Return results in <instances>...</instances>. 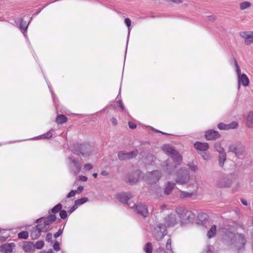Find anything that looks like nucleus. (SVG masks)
<instances>
[{"label":"nucleus","instance_id":"46","mask_svg":"<svg viewBox=\"0 0 253 253\" xmlns=\"http://www.w3.org/2000/svg\"><path fill=\"white\" fill-rule=\"evenodd\" d=\"M53 249L56 251H58L60 250V247L59 243L56 241L53 245Z\"/></svg>","mask_w":253,"mask_h":253},{"label":"nucleus","instance_id":"11","mask_svg":"<svg viewBox=\"0 0 253 253\" xmlns=\"http://www.w3.org/2000/svg\"><path fill=\"white\" fill-rule=\"evenodd\" d=\"M176 212L179 215L180 217L184 220H189L195 218V214L191 211L183 209L177 210Z\"/></svg>","mask_w":253,"mask_h":253},{"label":"nucleus","instance_id":"64","mask_svg":"<svg viewBox=\"0 0 253 253\" xmlns=\"http://www.w3.org/2000/svg\"><path fill=\"white\" fill-rule=\"evenodd\" d=\"M93 176L95 178L97 177V173H94L93 174H92Z\"/></svg>","mask_w":253,"mask_h":253},{"label":"nucleus","instance_id":"35","mask_svg":"<svg viewBox=\"0 0 253 253\" xmlns=\"http://www.w3.org/2000/svg\"><path fill=\"white\" fill-rule=\"evenodd\" d=\"M28 26V24H27L26 22L22 19L20 24V29L23 33L26 32Z\"/></svg>","mask_w":253,"mask_h":253},{"label":"nucleus","instance_id":"13","mask_svg":"<svg viewBox=\"0 0 253 253\" xmlns=\"http://www.w3.org/2000/svg\"><path fill=\"white\" fill-rule=\"evenodd\" d=\"M132 208L134 209V211L136 212L137 214L144 217L148 215V209L146 205L141 204L138 205H134Z\"/></svg>","mask_w":253,"mask_h":253},{"label":"nucleus","instance_id":"61","mask_svg":"<svg viewBox=\"0 0 253 253\" xmlns=\"http://www.w3.org/2000/svg\"><path fill=\"white\" fill-rule=\"evenodd\" d=\"M158 251L160 252H161L162 253H165V251L164 250V249L163 248H160L158 250Z\"/></svg>","mask_w":253,"mask_h":253},{"label":"nucleus","instance_id":"32","mask_svg":"<svg viewBox=\"0 0 253 253\" xmlns=\"http://www.w3.org/2000/svg\"><path fill=\"white\" fill-rule=\"evenodd\" d=\"M88 201V199L87 197H84L81 198L80 199H78L75 201L74 203L78 207L79 206L84 204V203L87 202Z\"/></svg>","mask_w":253,"mask_h":253},{"label":"nucleus","instance_id":"22","mask_svg":"<svg viewBox=\"0 0 253 253\" xmlns=\"http://www.w3.org/2000/svg\"><path fill=\"white\" fill-rule=\"evenodd\" d=\"M238 82L239 84H241L244 86H247L249 84L250 81L247 76L243 73L242 76H240L238 78Z\"/></svg>","mask_w":253,"mask_h":253},{"label":"nucleus","instance_id":"43","mask_svg":"<svg viewBox=\"0 0 253 253\" xmlns=\"http://www.w3.org/2000/svg\"><path fill=\"white\" fill-rule=\"evenodd\" d=\"M61 218L65 219L67 217V213L65 210H61L59 213Z\"/></svg>","mask_w":253,"mask_h":253},{"label":"nucleus","instance_id":"42","mask_svg":"<svg viewBox=\"0 0 253 253\" xmlns=\"http://www.w3.org/2000/svg\"><path fill=\"white\" fill-rule=\"evenodd\" d=\"M53 132V130H52V129L49 130V131H48L46 133L42 135V137L43 138H46V139L50 138L52 136V132Z\"/></svg>","mask_w":253,"mask_h":253},{"label":"nucleus","instance_id":"39","mask_svg":"<svg viewBox=\"0 0 253 253\" xmlns=\"http://www.w3.org/2000/svg\"><path fill=\"white\" fill-rule=\"evenodd\" d=\"M234 64L236 69V73L238 76V78L240 77V76H242L241 73V69L239 66L238 64L237 61L235 58H234Z\"/></svg>","mask_w":253,"mask_h":253},{"label":"nucleus","instance_id":"9","mask_svg":"<svg viewBox=\"0 0 253 253\" xmlns=\"http://www.w3.org/2000/svg\"><path fill=\"white\" fill-rule=\"evenodd\" d=\"M138 154L137 150H134L130 152H125L121 151L118 153V159L121 161L127 160L135 158Z\"/></svg>","mask_w":253,"mask_h":253},{"label":"nucleus","instance_id":"56","mask_svg":"<svg viewBox=\"0 0 253 253\" xmlns=\"http://www.w3.org/2000/svg\"><path fill=\"white\" fill-rule=\"evenodd\" d=\"M111 122L114 126H116L117 124V120L115 118H112L111 119Z\"/></svg>","mask_w":253,"mask_h":253},{"label":"nucleus","instance_id":"63","mask_svg":"<svg viewBox=\"0 0 253 253\" xmlns=\"http://www.w3.org/2000/svg\"><path fill=\"white\" fill-rule=\"evenodd\" d=\"M47 253H55L52 249H49L48 250Z\"/></svg>","mask_w":253,"mask_h":253},{"label":"nucleus","instance_id":"31","mask_svg":"<svg viewBox=\"0 0 253 253\" xmlns=\"http://www.w3.org/2000/svg\"><path fill=\"white\" fill-rule=\"evenodd\" d=\"M45 220L48 221V223L51 225V224L54 222L56 220V216L54 214H50L47 217H43Z\"/></svg>","mask_w":253,"mask_h":253},{"label":"nucleus","instance_id":"51","mask_svg":"<svg viewBox=\"0 0 253 253\" xmlns=\"http://www.w3.org/2000/svg\"><path fill=\"white\" fill-rule=\"evenodd\" d=\"M52 238V234L51 233H47L46 236L45 240L47 242H50L51 241Z\"/></svg>","mask_w":253,"mask_h":253},{"label":"nucleus","instance_id":"50","mask_svg":"<svg viewBox=\"0 0 253 253\" xmlns=\"http://www.w3.org/2000/svg\"><path fill=\"white\" fill-rule=\"evenodd\" d=\"M93 168L92 165L91 164H86L84 166V169L86 170H89L92 169Z\"/></svg>","mask_w":253,"mask_h":253},{"label":"nucleus","instance_id":"30","mask_svg":"<svg viewBox=\"0 0 253 253\" xmlns=\"http://www.w3.org/2000/svg\"><path fill=\"white\" fill-rule=\"evenodd\" d=\"M128 181L130 183H135L137 182L138 178L135 173L129 174L128 176Z\"/></svg>","mask_w":253,"mask_h":253},{"label":"nucleus","instance_id":"25","mask_svg":"<svg viewBox=\"0 0 253 253\" xmlns=\"http://www.w3.org/2000/svg\"><path fill=\"white\" fill-rule=\"evenodd\" d=\"M41 233L42 232L36 226L32 230L31 237L32 239H36L40 236Z\"/></svg>","mask_w":253,"mask_h":253},{"label":"nucleus","instance_id":"48","mask_svg":"<svg viewBox=\"0 0 253 253\" xmlns=\"http://www.w3.org/2000/svg\"><path fill=\"white\" fill-rule=\"evenodd\" d=\"M171 239L169 238L168 239V240H167V244H166V248L167 250H171Z\"/></svg>","mask_w":253,"mask_h":253},{"label":"nucleus","instance_id":"15","mask_svg":"<svg viewBox=\"0 0 253 253\" xmlns=\"http://www.w3.org/2000/svg\"><path fill=\"white\" fill-rule=\"evenodd\" d=\"M131 197L130 193H121L117 195V198L120 202L127 205H129L127 202Z\"/></svg>","mask_w":253,"mask_h":253},{"label":"nucleus","instance_id":"20","mask_svg":"<svg viewBox=\"0 0 253 253\" xmlns=\"http://www.w3.org/2000/svg\"><path fill=\"white\" fill-rule=\"evenodd\" d=\"M238 124L236 122H233L229 124H224L223 123H220L218 125L219 129L221 130H227L230 129H234L237 127Z\"/></svg>","mask_w":253,"mask_h":253},{"label":"nucleus","instance_id":"57","mask_svg":"<svg viewBox=\"0 0 253 253\" xmlns=\"http://www.w3.org/2000/svg\"><path fill=\"white\" fill-rule=\"evenodd\" d=\"M80 180L83 181H86L87 180V178L85 176H80Z\"/></svg>","mask_w":253,"mask_h":253},{"label":"nucleus","instance_id":"18","mask_svg":"<svg viewBox=\"0 0 253 253\" xmlns=\"http://www.w3.org/2000/svg\"><path fill=\"white\" fill-rule=\"evenodd\" d=\"M15 245L14 243H5L0 246V250L2 253H11L12 252L13 248L15 247Z\"/></svg>","mask_w":253,"mask_h":253},{"label":"nucleus","instance_id":"44","mask_svg":"<svg viewBox=\"0 0 253 253\" xmlns=\"http://www.w3.org/2000/svg\"><path fill=\"white\" fill-rule=\"evenodd\" d=\"M125 23L126 24V25L127 26V27H128V35H129L130 33V29L129 27H130V25H131V21L129 18H126L125 19Z\"/></svg>","mask_w":253,"mask_h":253},{"label":"nucleus","instance_id":"47","mask_svg":"<svg viewBox=\"0 0 253 253\" xmlns=\"http://www.w3.org/2000/svg\"><path fill=\"white\" fill-rule=\"evenodd\" d=\"M206 18L211 21H214L216 19V16L214 15H211L206 16Z\"/></svg>","mask_w":253,"mask_h":253},{"label":"nucleus","instance_id":"3","mask_svg":"<svg viewBox=\"0 0 253 253\" xmlns=\"http://www.w3.org/2000/svg\"><path fill=\"white\" fill-rule=\"evenodd\" d=\"M162 149L168 155L171 156L170 159H172L173 161H175L177 165H180L182 161V157L173 147L169 145H164L162 147Z\"/></svg>","mask_w":253,"mask_h":253},{"label":"nucleus","instance_id":"4","mask_svg":"<svg viewBox=\"0 0 253 253\" xmlns=\"http://www.w3.org/2000/svg\"><path fill=\"white\" fill-rule=\"evenodd\" d=\"M190 179V174L188 169H180L176 172L175 182L178 184L183 185L187 183Z\"/></svg>","mask_w":253,"mask_h":253},{"label":"nucleus","instance_id":"59","mask_svg":"<svg viewBox=\"0 0 253 253\" xmlns=\"http://www.w3.org/2000/svg\"><path fill=\"white\" fill-rule=\"evenodd\" d=\"M241 201L244 205H245V206L248 205V202L245 199H241Z\"/></svg>","mask_w":253,"mask_h":253},{"label":"nucleus","instance_id":"40","mask_svg":"<svg viewBox=\"0 0 253 253\" xmlns=\"http://www.w3.org/2000/svg\"><path fill=\"white\" fill-rule=\"evenodd\" d=\"M44 245V242L43 241H39L34 245L35 249H41Z\"/></svg>","mask_w":253,"mask_h":253},{"label":"nucleus","instance_id":"37","mask_svg":"<svg viewBox=\"0 0 253 253\" xmlns=\"http://www.w3.org/2000/svg\"><path fill=\"white\" fill-rule=\"evenodd\" d=\"M214 148L220 154L224 153V149L221 146L219 143H216L214 144Z\"/></svg>","mask_w":253,"mask_h":253},{"label":"nucleus","instance_id":"60","mask_svg":"<svg viewBox=\"0 0 253 253\" xmlns=\"http://www.w3.org/2000/svg\"><path fill=\"white\" fill-rule=\"evenodd\" d=\"M84 190V187L82 186H80L78 187V191H80V192H82Z\"/></svg>","mask_w":253,"mask_h":253},{"label":"nucleus","instance_id":"14","mask_svg":"<svg viewBox=\"0 0 253 253\" xmlns=\"http://www.w3.org/2000/svg\"><path fill=\"white\" fill-rule=\"evenodd\" d=\"M232 185V180L225 176H222L218 179L216 185L219 188L230 187Z\"/></svg>","mask_w":253,"mask_h":253},{"label":"nucleus","instance_id":"45","mask_svg":"<svg viewBox=\"0 0 253 253\" xmlns=\"http://www.w3.org/2000/svg\"><path fill=\"white\" fill-rule=\"evenodd\" d=\"M77 192V190H72L67 195V198H70L74 196Z\"/></svg>","mask_w":253,"mask_h":253},{"label":"nucleus","instance_id":"62","mask_svg":"<svg viewBox=\"0 0 253 253\" xmlns=\"http://www.w3.org/2000/svg\"><path fill=\"white\" fill-rule=\"evenodd\" d=\"M101 173L103 175H108V172L106 171H102Z\"/></svg>","mask_w":253,"mask_h":253},{"label":"nucleus","instance_id":"2","mask_svg":"<svg viewBox=\"0 0 253 253\" xmlns=\"http://www.w3.org/2000/svg\"><path fill=\"white\" fill-rule=\"evenodd\" d=\"M92 150V147L88 143L77 144L74 146V153L83 157H87L90 155Z\"/></svg>","mask_w":253,"mask_h":253},{"label":"nucleus","instance_id":"8","mask_svg":"<svg viewBox=\"0 0 253 253\" xmlns=\"http://www.w3.org/2000/svg\"><path fill=\"white\" fill-rule=\"evenodd\" d=\"M147 180L150 184L156 183L162 177V173L160 171L156 170L147 173Z\"/></svg>","mask_w":253,"mask_h":253},{"label":"nucleus","instance_id":"7","mask_svg":"<svg viewBox=\"0 0 253 253\" xmlns=\"http://www.w3.org/2000/svg\"><path fill=\"white\" fill-rule=\"evenodd\" d=\"M228 151L234 153L237 157L240 158L245 153V147L240 144H233L229 146Z\"/></svg>","mask_w":253,"mask_h":253},{"label":"nucleus","instance_id":"27","mask_svg":"<svg viewBox=\"0 0 253 253\" xmlns=\"http://www.w3.org/2000/svg\"><path fill=\"white\" fill-rule=\"evenodd\" d=\"M216 227L215 225H212L210 230L208 232L207 236L209 238L213 237L216 233Z\"/></svg>","mask_w":253,"mask_h":253},{"label":"nucleus","instance_id":"12","mask_svg":"<svg viewBox=\"0 0 253 253\" xmlns=\"http://www.w3.org/2000/svg\"><path fill=\"white\" fill-rule=\"evenodd\" d=\"M240 36L244 40V43L250 45L253 43V31H242L239 33Z\"/></svg>","mask_w":253,"mask_h":253},{"label":"nucleus","instance_id":"33","mask_svg":"<svg viewBox=\"0 0 253 253\" xmlns=\"http://www.w3.org/2000/svg\"><path fill=\"white\" fill-rule=\"evenodd\" d=\"M226 160V154L225 153H221L219 154L218 157V163L220 167L223 166L224 163Z\"/></svg>","mask_w":253,"mask_h":253},{"label":"nucleus","instance_id":"6","mask_svg":"<svg viewBox=\"0 0 253 253\" xmlns=\"http://www.w3.org/2000/svg\"><path fill=\"white\" fill-rule=\"evenodd\" d=\"M166 234V227L162 224L158 225L153 231L154 236L157 240L162 239Z\"/></svg>","mask_w":253,"mask_h":253},{"label":"nucleus","instance_id":"19","mask_svg":"<svg viewBox=\"0 0 253 253\" xmlns=\"http://www.w3.org/2000/svg\"><path fill=\"white\" fill-rule=\"evenodd\" d=\"M177 223V219L175 214H169L165 218V224L168 227L173 226Z\"/></svg>","mask_w":253,"mask_h":253},{"label":"nucleus","instance_id":"55","mask_svg":"<svg viewBox=\"0 0 253 253\" xmlns=\"http://www.w3.org/2000/svg\"><path fill=\"white\" fill-rule=\"evenodd\" d=\"M190 169L192 171H196L197 169V167L196 165H191L190 166Z\"/></svg>","mask_w":253,"mask_h":253},{"label":"nucleus","instance_id":"29","mask_svg":"<svg viewBox=\"0 0 253 253\" xmlns=\"http://www.w3.org/2000/svg\"><path fill=\"white\" fill-rule=\"evenodd\" d=\"M251 3L249 1H244L240 3V8L243 10L249 8L251 6Z\"/></svg>","mask_w":253,"mask_h":253},{"label":"nucleus","instance_id":"1","mask_svg":"<svg viewBox=\"0 0 253 253\" xmlns=\"http://www.w3.org/2000/svg\"><path fill=\"white\" fill-rule=\"evenodd\" d=\"M223 241L227 246L237 253H241L245 250L247 241L243 234L231 231H227L225 233Z\"/></svg>","mask_w":253,"mask_h":253},{"label":"nucleus","instance_id":"53","mask_svg":"<svg viewBox=\"0 0 253 253\" xmlns=\"http://www.w3.org/2000/svg\"><path fill=\"white\" fill-rule=\"evenodd\" d=\"M118 103L119 104V106L121 108V109H122V111H124V106L123 105V103L122 101V100H119L118 101Z\"/></svg>","mask_w":253,"mask_h":253},{"label":"nucleus","instance_id":"54","mask_svg":"<svg viewBox=\"0 0 253 253\" xmlns=\"http://www.w3.org/2000/svg\"><path fill=\"white\" fill-rule=\"evenodd\" d=\"M128 126H129V127L130 128H132V129H134V128H135L136 127V125L135 124H134L133 123H132V122H129L128 123Z\"/></svg>","mask_w":253,"mask_h":253},{"label":"nucleus","instance_id":"26","mask_svg":"<svg viewBox=\"0 0 253 253\" xmlns=\"http://www.w3.org/2000/svg\"><path fill=\"white\" fill-rule=\"evenodd\" d=\"M247 125L249 127L253 128V112H251L248 114Z\"/></svg>","mask_w":253,"mask_h":253},{"label":"nucleus","instance_id":"17","mask_svg":"<svg viewBox=\"0 0 253 253\" xmlns=\"http://www.w3.org/2000/svg\"><path fill=\"white\" fill-rule=\"evenodd\" d=\"M205 137L208 140H214L220 138V135L218 131L213 129L207 131L205 133Z\"/></svg>","mask_w":253,"mask_h":253},{"label":"nucleus","instance_id":"10","mask_svg":"<svg viewBox=\"0 0 253 253\" xmlns=\"http://www.w3.org/2000/svg\"><path fill=\"white\" fill-rule=\"evenodd\" d=\"M38 224L37 227L42 232H46L51 229V225L48 223V221L45 220L44 218L41 217L36 220Z\"/></svg>","mask_w":253,"mask_h":253},{"label":"nucleus","instance_id":"58","mask_svg":"<svg viewBox=\"0 0 253 253\" xmlns=\"http://www.w3.org/2000/svg\"><path fill=\"white\" fill-rule=\"evenodd\" d=\"M7 238V237L5 236H1L0 237V242H3L6 241V239Z\"/></svg>","mask_w":253,"mask_h":253},{"label":"nucleus","instance_id":"28","mask_svg":"<svg viewBox=\"0 0 253 253\" xmlns=\"http://www.w3.org/2000/svg\"><path fill=\"white\" fill-rule=\"evenodd\" d=\"M67 121V117L64 115H59L56 118V122L58 124H62L66 123Z\"/></svg>","mask_w":253,"mask_h":253},{"label":"nucleus","instance_id":"34","mask_svg":"<svg viewBox=\"0 0 253 253\" xmlns=\"http://www.w3.org/2000/svg\"><path fill=\"white\" fill-rule=\"evenodd\" d=\"M143 250L146 253H152L153 251L152 244L151 243H147L144 246Z\"/></svg>","mask_w":253,"mask_h":253},{"label":"nucleus","instance_id":"41","mask_svg":"<svg viewBox=\"0 0 253 253\" xmlns=\"http://www.w3.org/2000/svg\"><path fill=\"white\" fill-rule=\"evenodd\" d=\"M193 195V193H188V192H184V191H181L180 196L181 198H187V197H190Z\"/></svg>","mask_w":253,"mask_h":253},{"label":"nucleus","instance_id":"49","mask_svg":"<svg viewBox=\"0 0 253 253\" xmlns=\"http://www.w3.org/2000/svg\"><path fill=\"white\" fill-rule=\"evenodd\" d=\"M78 208V207L74 203V205L69 210L68 212L71 214L74 211H75Z\"/></svg>","mask_w":253,"mask_h":253},{"label":"nucleus","instance_id":"21","mask_svg":"<svg viewBox=\"0 0 253 253\" xmlns=\"http://www.w3.org/2000/svg\"><path fill=\"white\" fill-rule=\"evenodd\" d=\"M194 147L198 151H206L209 148L207 143L197 142L194 144Z\"/></svg>","mask_w":253,"mask_h":253},{"label":"nucleus","instance_id":"16","mask_svg":"<svg viewBox=\"0 0 253 253\" xmlns=\"http://www.w3.org/2000/svg\"><path fill=\"white\" fill-rule=\"evenodd\" d=\"M68 159L73 164L74 168L72 169V171L75 175L78 174L82 168V164L78 161H77L72 157H69Z\"/></svg>","mask_w":253,"mask_h":253},{"label":"nucleus","instance_id":"5","mask_svg":"<svg viewBox=\"0 0 253 253\" xmlns=\"http://www.w3.org/2000/svg\"><path fill=\"white\" fill-rule=\"evenodd\" d=\"M171 160L169 158L166 161L163 162L161 164L163 170L169 174L172 173L176 167L178 165L175 161H173L174 164L172 163L171 162Z\"/></svg>","mask_w":253,"mask_h":253},{"label":"nucleus","instance_id":"24","mask_svg":"<svg viewBox=\"0 0 253 253\" xmlns=\"http://www.w3.org/2000/svg\"><path fill=\"white\" fill-rule=\"evenodd\" d=\"M175 183L168 181L165 185L164 193L166 195H169L174 188Z\"/></svg>","mask_w":253,"mask_h":253},{"label":"nucleus","instance_id":"23","mask_svg":"<svg viewBox=\"0 0 253 253\" xmlns=\"http://www.w3.org/2000/svg\"><path fill=\"white\" fill-rule=\"evenodd\" d=\"M23 249L25 252H33L35 250L34 244L32 242H26L23 246Z\"/></svg>","mask_w":253,"mask_h":253},{"label":"nucleus","instance_id":"52","mask_svg":"<svg viewBox=\"0 0 253 253\" xmlns=\"http://www.w3.org/2000/svg\"><path fill=\"white\" fill-rule=\"evenodd\" d=\"M63 233V229H59L58 231L55 233L54 235V237L55 238L58 237L60 235H61Z\"/></svg>","mask_w":253,"mask_h":253},{"label":"nucleus","instance_id":"36","mask_svg":"<svg viewBox=\"0 0 253 253\" xmlns=\"http://www.w3.org/2000/svg\"><path fill=\"white\" fill-rule=\"evenodd\" d=\"M29 233L26 231H22L18 234V237L20 239H27Z\"/></svg>","mask_w":253,"mask_h":253},{"label":"nucleus","instance_id":"38","mask_svg":"<svg viewBox=\"0 0 253 253\" xmlns=\"http://www.w3.org/2000/svg\"><path fill=\"white\" fill-rule=\"evenodd\" d=\"M62 207V205L59 203L52 209L51 211L53 213H57L59 211H60Z\"/></svg>","mask_w":253,"mask_h":253}]
</instances>
